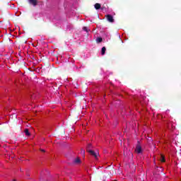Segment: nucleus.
I'll return each instance as SVG.
<instances>
[{"label":"nucleus","mask_w":181,"mask_h":181,"mask_svg":"<svg viewBox=\"0 0 181 181\" xmlns=\"http://www.w3.org/2000/svg\"><path fill=\"white\" fill-rule=\"evenodd\" d=\"M135 153H142V146H141V144H139V141H138V144L136 146Z\"/></svg>","instance_id":"nucleus-1"},{"label":"nucleus","mask_w":181,"mask_h":181,"mask_svg":"<svg viewBox=\"0 0 181 181\" xmlns=\"http://www.w3.org/2000/svg\"><path fill=\"white\" fill-rule=\"evenodd\" d=\"M88 152L90 153V155H91V156H94L95 159H98V153H95V151L93 150H88Z\"/></svg>","instance_id":"nucleus-2"},{"label":"nucleus","mask_w":181,"mask_h":181,"mask_svg":"<svg viewBox=\"0 0 181 181\" xmlns=\"http://www.w3.org/2000/svg\"><path fill=\"white\" fill-rule=\"evenodd\" d=\"M106 18L107 21H108V22H110V23H114V17H112V16L107 14L106 16Z\"/></svg>","instance_id":"nucleus-3"},{"label":"nucleus","mask_w":181,"mask_h":181,"mask_svg":"<svg viewBox=\"0 0 181 181\" xmlns=\"http://www.w3.org/2000/svg\"><path fill=\"white\" fill-rule=\"evenodd\" d=\"M28 2L33 6H36L37 5V0H28Z\"/></svg>","instance_id":"nucleus-4"},{"label":"nucleus","mask_w":181,"mask_h":181,"mask_svg":"<svg viewBox=\"0 0 181 181\" xmlns=\"http://www.w3.org/2000/svg\"><path fill=\"white\" fill-rule=\"evenodd\" d=\"M95 9H96L97 11H98V9H101V4L99 3H96L95 5Z\"/></svg>","instance_id":"nucleus-5"},{"label":"nucleus","mask_w":181,"mask_h":181,"mask_svg":"<svg viewBox=\"0 0 181 181\" xmlns=\"http://www.w3.org/2000/svg\"><path fill=\"white\" fill-rule=\"evenodd\" d=\"M91 149H93V144H88L86 147L87 152H88V151H91Z\"/></svg>","instance_id":"nucleus-6"},{"label":"nucleus","mask_w":181,"mask_h":181,"mask_svg":"<svg viewBox=\"0 0 181 181\" xmlns=\"http://www.w3.org/2000/svg\"><path fill=\"white\" fill-rule=\"evenodd\" d=\"M74 163H76V164H78V163H81V160L80 159V158H76L74 161Z\"/></svg>","instance_id":"nucleus-7"},{"label":"nucleus","mask_w":181,"mask_h":181,"mask_svg":"<svg viewBox=\"0 0 181 181\" xmlns=\"http://www.w3.org/2000/svg\"><path fill=\"white\" fill-rule=\"evenodd\" d=\"M24 132H25L26 136H30V133L29 132V129H25L24 130Z\"/></svg>","instance_id":"nucleus-8"},{"label":"nucleus","mask_w":181,"mask_h":181,"mask_svg":"<svg viewBox=\"0 0 181 181\" xmlns=\"http://www.w3.org/2000/svg\"><path fill=\"white\" fill-rule=\"evenodd\" d=\"M105 50H107V49L105 48V47H103L101 51L102 56H104V54H105Z\"/></svg>","instance_id":"nucleus-9"},{"label":"nucleus","mask_w":181,"mask_h":181,"mask_svg":"<svg viewBox=\"0 0 181 181\" xmlns=\"http://www.w3.org/2000/svg\"><path fill=\"white\" fill-rule=\"evenodd\" d=\"M81 155H82L83 157L86 156V151L83 148L81 149Z\"/></svg>","instance_id":"nucleus-10"},{"label":"nucleus","mask_w":181,"mask_h":181,"mask_svg":"<svg viewBox=\"0 0 181 181\" xmlns=\"http://www.w3.org/2000/svg\"><path fill=\"white\" fill-rule=\"evenodd\" d=\"M96 42L97 43H101V42H103V38L102 37L96 38Z\"/></svg>","instance_id":"nucleus-11"},{"label":"nucleus","mask_w":181,"mask_h":181,"mask_svg":"<svg viewBox=\"0 0 181 181\" xmlns=\"http://www.w3.org/2000/svg\"><path fill=\"white\" fill-rule=\"evenodd\" d=\"M160 160V162H165V156L161 155Z\"/></svg>","instance_id":"nucleus-12"},{"label":"nucleus","mask_w":181,"mask_h":181,"mask_svg":"<svg viewBox=\"0 0 181 181\" xmlns=\"http://www.w3.org/2000/svg\"><path fill=\"white\" fill-rule=\"evenodd\" d=\"M83 30H84L85 32H88V28H87V27H83Z\"/></svg>","instance_id":"nucleus-13"},{"label":"nucleus","mask_w":181,"mask_h":181,"mask_svg":"<svg viewBox=\"0 0 181 181\" xmlns=\"http://www.w3.org/2000/svg\"><path fill=\"white\" fill-rule=\"evenodd\" d=\"M41 152H46V151H45V149H40Z\"/></svg>","instance_id":"nucleus-14"},{"label":"nucleus","mask_w":181,"mask_h":181,"mask_svg":"<svg viewBox=\"0 0 181 181\" xmlns=\"http://www.w3.org/2000/svg\"><path fill=\"white\" fill-rule=\"evenodd\" d=\"M13 181H16V180H13Z\"/></svg>","instance_id":"nucleus-15"}]
</instances>
